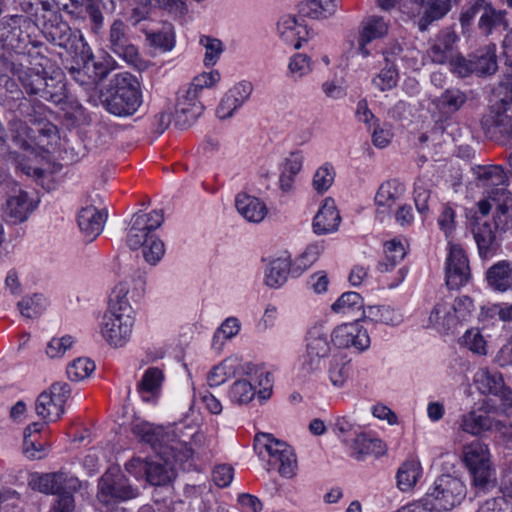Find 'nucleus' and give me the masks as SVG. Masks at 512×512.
<instances>
[{"mask_svg": "<svg viewBox=\"0 0 512 512\" xmlns=\"http://www.w3.org/2000/svg\"><path fill=\"white\" fill-rule=\"evenodd\" d=\"M462 461L468 470L475 495L486 494L497 486L496 469L487 444L475 440L462 449Z\"/></svg>", "mask_w": 512, "mask_h": 512, "instance_id": "obj_1", "label": "nucleus"}, {"mask_svg": "<svg viewBox=\"0 0 512 512\" xmlns=\"http://www.w3.org/2000/svg\"><path fill=\"white\" fill-rule=\"evenodd\" d=\"M105 109L119 117L133 115L142 103L138 81L129 73L116 74L101 94Z\"/></svg>", "mask_w": 512, "mask_h": 512, "instance_id": "obj_2", "label": "nucleus"}, {"mask_svg": "<svg viewBox=\"0 0 512 512\" xmlns=\"http://www.w3.org/2000/svg\"><path fill=\"white\" fill-rule=\"evenodd\" d=\"M97 499L103 505L129 501L140 495V489L121 471L119 466L109 467L98 480Z\"/></svg>", "mask_w": 512, "mask_h": 512, "instance_id": "obj_3", "label": "nucleus"}, {"mask_svg": "<svg viewBox=\"0 0 512 512\" xmlns=\"http://www.w3.org/2000/svg\"><path fill=\"white\" fill-rule=\"evenodd\" d=\"M467 493L464 481L455 475L443 474L427 490L425 501L439 510L450 511L460 505Z\"/></svg>", "mask_w": 512, "mask_h": 512, "instance_id": "obj_4", "label": "nucleus"}, {"mask_svg": "<svg viewBox=\"0 0 512 512\" xmlns=\"http://www.w3.org/2000/svg\"><path fill=\"white\" fill-rule=\"evenodd\" d=\"M509 104L508 97L503 96L499 102L491 105L489 113L480 121L485 136L504 146H512V114L508 113Z\"/></svg>", "mask_w": 512, "mask_h": 512, "instance_id": "obj_5", "label": "nucleus"}, {"mask_svg": "<svg viewBox=\"0 0 512 512\" xmlns=\"http://www.w3.org/2000/svg\"><path fill=\"white\" fill-rule=\"evenodd\" d=\"M255 441L256 447L262 446L268 453L269 466H277V470L282 477L291 478L295 475L297 469L296 455L287 443L265 433L256 435Z\"/></svg>", "mask_w": 512, "mask_h": 512, "instance_id": "obj_6", "label": "nucleus"}, {"mask_svg": "<svg viewBox=\"0 0 512 512\" xmlns=\"http://www.w3.org/2000/svg\"><path fill=\"white\" fill-rule=\"evenodd\" d=\"M330 333L323 325H315L306 336V352L302 356V369L307 373L320 370L330 355Z\"/></svg>", "mask_w": 512, "mask_h": 512, "instance_id": "obj_7", "label": "nucleus"}, {"mask_svg": "<svg viewBox=\"0 0 512 512\" xmlns=\"http://www.w3.org/2000/svg\"><path fill=\"white\" fill-rule=\"evenodd\" d=\"M164 221L162 210H153L150 213L137 212L133 214L127 233L126 242L132 250L141 248L150 239L154 238L153 231L158 229Z\"/></svg>", "mask_w": 512, "mask_h": 512, "instance_id": "obj_8", "label": "nucleus"}, {"mask_svg": "<svg viewBox=\"0 0 512 512\" xmlns=\"http://www.w3.org/2000/svg\"><path fill=\"white\" fill-rule=\"evenodd\" d=\"M133 434L142 442L149 444L159 455L169 457V452L174 453L185 449V445L173 440V435L166 432L163 427L148 422L135 423L132 427Z\"/></svg>", "mask_w": 512, "mask_h": 512, "instance_id": "obj_9", "label": "nucleus"}, {"mask_svg": "<svg viewBox=\"0 0 512 512\" xmlns=\"http://www.w3.org/2000/svg\"><path fill=\"white\" fill-rule=\"evenodd\" d=\"M133 325V315L105 312L100 331L109 345L123 347L130 340Z\"/></svg>", "mask_w": 512, "mask_h": 512, "instance_id": "obj_10", "label": "nucleus"}, {"mask_svg": "<svg viewBox=\"0 0 512 512\" xmlns=\"http://www.w3.org/2000/svg\"><path fill=\"white\" fill-rule=\"evenodd\" d=\"M107 48L129 64L138 61V49L132 42L129 27L121 19H115L109 27Z\"/></svg>", "mask_w": 512, "mask_h": 512, "instance_id": "obj_11", "label": "nucleus"}, {"mask_svg": "<svg viewBox=\"0 0 512 512\" xmlns=\"http://www.w3.org/2000/svg\"><path fill=\"white\" fill-rule=\"evenodd\" d=\"M459 427L473 436H479L488 431H495L504 436L512 435L511 424L496 420L486 413L476 410L463 414L459 421Z\"/></svg>", "mask_w": 512, "mask_h": 512, "instance_id": "obj_12", "label": "nucleus"}, {"mask_svg": "<svg viewBox=\"0 0 512 512\" xmlns=\"http://www.w3.org/2000/svg\"><path fill=\"white\" fill-rule=\"evenodd\" d=\"M194 88L179 90L175 106V125L184 129L192 125L202 114L204 106L198 99Z\"/></svg>", "mask_w": 512, "mask_h": 512, "instance_id": "obj_13", "label": "nucleus"}, {"mask_svg": "<svg viewBox=\"0 0 512 512\" xmlns=\"http://www.w3.org/2000/svg\"><path fill=\"white\" fill-rule=\"evenodd\" d=\"M71 393L70 385L67 383L56 382L50 387V392H42L35 404V410L38 416L42 418L49 417L52 412L50 408H46V405H54L56 410L55 418H51V421L58 420L64 413V404L69 398Z\"/></svg>", "mask_w": 512, "mask_h": 512, "instance_id": "obj_14", "label": "nucleus"}, {"mask_svg": "<svg viewBox=\"0 0 512 512\" xmlns=\"http://www.w3.org/2000/svg\"><path fill=\"white\" fill-rule=\"evenodd\" d=\"M159 456L164 460V463L149 462L146 467V480L153 486H163L170 483L174 477L171 460L186 461L192 456V450L185 447L184 450L175 451L174 453L169 452V457H165V455Z\"/></svg>", "mask_w": 512, "mask_h": 512, "instance_id": "obj_15", "label": "nucleus"}, {"mask_svg": "<svg viewBox=\"0 0 512 512\" xmlns=\"http://www.w3.org/2000/svg\"><path fill=\"white\" fill-rule=\"evenodd\" d=\"M330 335L331 341L339 348L354 347L361 352L370 346L367 330L359 325L358 319L337 326Z\"/></svg>", "mask_w": 512, "mask_h": 512, "instance_id": "obj_16", "label": "nucleus"}, {"mask_svg": "<svg viewBox=\"0 0 512 512\" xmlns=\"http://www.w3.org/2000/svg\"><path fill=\"white\" fill-rule=\"evenodd\" d=\"M473 382L482 395H492L505 402L510 399L511 390L505 385L502 374L496 370L479 369L474 374Z\"/></svg>", "mask_w": 512, "mask_h": 512, "instance_id": "obj_17", "label": "nucleus"}, {"mask_svg": "<svg viewBox=\"0 0 512 512\" xmlns=\"http://www.w3.org/2000/svg\"><path fill=\"white\" fill-rule=\"evenodd\" d=\"M470 268L468 259L461 247L451 245L446 263V284L450 289H456L469 280Z\"/></svg>", "mask_w": 512, "mask_h": 512, "instance_id": "obj_18", "label": "nucleus"}, {"mask_svg": "<svg viewBox=\"0 0 512 512\" xmlns=\"http://www.w3.org/2000/svg\"><path fill=\"white\" fill-rule=\"evenodd\" d=\"M252 85L249 82H240L229 89L220 104L217 107V116L224 120L233 116L234 112L240 108L250 97Z\"/></svg>", "mask_w": 512, "mask_h": 512, "instance_id": "obj_19", "label": "nucleus"}, {"mask_svg": "<svg viewBox=\"0 0 512 512\" xmlns=\"http://www.w3.org/2000/svg\"><path fill=\"white\" fill-rule=\"evenodd\" d=\"M30 485L33 489L47 494H58L67 485L76 489L79 482L74 477H68L64 472L46 473L32 478Z\"/></svg>", "mask_w": 512, "mask_h": 512, "instance_id": "obj_20", "label": "nucleus"}, {"mask_svg": "<svg viewBox=\"0 0 512 512\" xmlns=\"http://www.w3.org/2000/svg\"><path fill=\"white\" fill-rule=\"evenodd\" d=\"M106 218L107 215L94 206H87L79 211L78 226L88 242L101 234Z\"/></svg>", "mask_w": 512, "mask_h": 512, "instance_id": "obj_21", "label": "nucleus"}, {"mask_svg": "<svg viewBox=\"0 0 512 512\" xmlns=\"http://www.w3.org/2000/svg\"><path fill=\"white\" fill-rule=\"evenodd\" d=\"M457 38L456 33L450 28L440 31L428 51L431 60L437 64L450 62L455 56Z\"/></svg>", "mask_w": 512, "mask_h": 512, "instance_id": "obj_22", "label": "nucleus"}, {"mask_svg": "<svg viewBox=\"0 0 512 512\" xmlns=\"http://www.w3.org/2000/svg\"><path fill=\"white\" fill-rule=\"evenodd\" d=\"M68 14L72 18L82 21L88 16L91 30L96 34L99 33L104 26V16L96 1L86 0L79 2L78 0H72Z\"/></svg>", "mask_w": 512, "mask_h": 512, "instance_id": "obj_23", "label": "nucleus"}, {"mask_svg": "<svg viewBox=\"0 0 512 512\" xmlns=\"http://www.w3.org/2000/svg\"><path fill=\"white\" fill-rule=\"evenodd\" d=\"M340 221L341 217L334 200L327 198L314 218L313 228L317 234L335 232L339 227Z\"/></svg>", "mask_w": 512, "mask_h": 512, "instance_id": "obj_24", "label": "nucleus"}, {"mask_svg": "<svg viewBox=\"0 0 512 512\" xmlns=\"http://www.w3.org/2000/svg\"><path fill=\"white\" fill-rule=\"evenodd\" d=\"M235 206L239 214L252 223H260L267 215L265 203L247 193L236 196Z\"/></svg>", "mask_w": 512, "mask_h": 512, "instance_id": "obj_25", "label": "nucleus"}, {"mask_svg": "<svg viewBox=\"0 0 512 512\" xmlns=\"http://www.w3.org/2000/svg\"><path fill=\"white\" fill-rule=\"evenodd\" d=\"M21 20L22 16L14 15L0 23V41L15 51L22 49L28 38L20 28Z\"/></svg>", "mask_w": 512, "mask_h": 512, "instance_id": "obj_26", "label": "nucleus"}, {"mask_svg": "<svg viewBox=\"0 0 512 512\" xmlns=\"http://www.w3.org/2000/svg\"><path fill=\"white\" fill-rule=\"evenodd\" d=\"M9 133L13 143L22 150H33L41 141L25 121L15 117L9 122Z\"/></svg>", "mask_w": 512, "mask_h": 512, "instance_id": "obj_27", "label": "nucleus"}, {"mask_svg": "<svg viewBox=\"0 0 512 512\" xmlns=\"http://www.w3.org/2000/svg\"><path fill=\"white\" fill-rule=\"evenodd\" d=\"M506 14L505 10H498L488 2L478 19L477 28L479 32L484 36H489L499 28L506 29L508 27Z\"/></svg>", "mask_w": 512, "mask_h": 512, "instance_id": "obj_28", "label": "nucleus"}, {"mask_svg": "<svg viewBox=\"0 0 512 512\" xmlns=\"http://www.w3.org/2000/svg\"><path fill=\"white\" fill-rule=\"evenodd\" d=\"M45 38L47 41L66 51H72L77 48V35L72 31L66 22H58L46 28Z\"/></svg>", "mask_w": 512, "mask_h": 512, "instance_id": "obj_29", "label": "nucleus"}, {"mask_svg": "<svg viewBox=\"0 0 512 512\" xmlns=\"http://www.w3.org/2000/svg\"><path fill=\"white\" fill-rule=\"evenodd\" d=\"M351 448L352 455L358 461L365 456L380 457L386 452V445L380 439L371 438L364 433L357 434Z\"/></svg>", "mask_w": 512, "mask_h": 512, "instance_id": "obj_30", "label": "nucleus"}, {"mask_svg": "<svg viewBox=\"0 0 512 512\" xmlns=\"http://www.w3.org/2000/svg\"><path fill=\"white\" fill-rule=\"evenodd\" d=\"M337 0H306L299 4L298 12L302 17L326 19L336 12Z\"/></svg>", "mask_w": 512, "mask_h": 512, "instance_id": "obj_31", "label": "nucleus"}, {"mask_svg": "<svg viewBox=\"0 0 512 512\" xmlns=\"http://www.w3.org/2000/svg\"><path fill=\"white\" fill-rule=\"evenodd\" d=\"M487 282L497 291H506L512 287V265L501 261L493 265L487 271Z\"/></svg>", "mask_w": 512, "mask_h": 512, "instance_id": "obj_32", "label": "nucleus"}, {"mask_svg": "<svg viewBox=\"0 0 512 512\" xmlns=\"http://www.w3.org/2000/svg\"><path fill=\"white\" fill-rule=\"evenodd\" d=\"M481 257H487L495 250V233L488 221L477 222L472 230Z\"/></svg>", "mask_w": 512, "mask_h": 512, "instance_id": "obj_33", "label": "nucleus"}, {"mask_svg": "<svg viewBox=\"0 0 512 512\" xmlns=\"http://www.w3.org/2000/svg\"><path fill=\"white\" fill-rule=\"evenodd\" d=\"M31 212L32 205L28 200L27 193L20 192L19 195L12 196L7 200L5 214L12 223L16 224L27 220Z\"/></svg>", "mask_w": 512, "mask_h": 512, "instance_id": "obj_34", "label": "nucleus"}, {"mask_svg": "<svg viewBox=\"0 0 512 512\" xmlns=\"http://www.w3.org/2000/svg\"><path fill=\"white\" fill-rule=\"evenodd\" d=\"M420 475V463L414 459L406 460L397 471V487L403 492L411 490L416 485Z\"/></svg>", "mask_w": 512, "mask_h": 512, "instance_id": "obj_35", "label": "nucleus"}, {"mask_svg": "<svg viewBox=\"0 0 512 512\" xmlns=\"http://www.w3.org/2000/svg\"><path fill=\"white\" fill-rule=\"evenodd\" d=\"M290 271V261L287 258H277L267 265L265 270V283L271 288H278L283 285L288 278Z\"/></svg>", "mask_w": 512, "mask_h": 512, "instance_id": "obj_36", "label": "nucleus"}, {"mask_svg": "<svg viewBox=\"0 0 512 512\" xmlns=\"http://www.w3.org/2000/svg\"><path fill=\"white\" fill-rule=\"evenodd\" d=\"M403 186L397 180L382 183L375 195V202L379 207L391 208L402 197Z\"/></svg>", "mask_w": 512, "mask_h": 512, "instance_id": "obj_37", "label": "nucleus"}, {"mask_svg": "<svg viewBox=\"0 0 512 512\" xmlns=\"http://www.w3.org/2000/svg\"><path fill=\"white\" fill-rule=\"evenodd\" d=\"M25 91L32 95H40L43 98L54 99L57 95L53 94L48 88V82L39 71H30L21 77Z\"/></svg>", "mask_w": 512, "mask_h": 512, "instance_id": "obj_38", "label": "nucleus"}, {"mask_svg": "<svg viewBox=\"0 0 512 512\" xmlns=\"http://www.w3.org/2000/svg\"><path fill=\"white\" fill-rule=\"evenodd\" d=\"M433 188L432 180L425 175H419L414 183V202L416 209L422 215L429 211V200Z\"/></svg>", "mask_w": 512, "mask_h": 512, "instance_id": "obj_39", "label": "nucleus"}, {"mask_svg": "<svg viewBox=\"0 0 512 512\" xmlns=\"http://www.w3.org/2000/svg\"><path fill=\"white\" fill-rule=\"evenodd\" d=\"M16 117L26 119L34 125H41L45 116V106L37 101L22 99L16 109Z\"/></svg>", "mask_w": 512, "mask_h": 512, "instance_id": "obj_40", "label": "nucleus"}, {"mask_svg": "<svg viewBox=\"0 0 512 512\" xmlns=\"http://www.w3.org/2000/svg\"><path fill=\"white\" fill-rule=\"evenodd\" d=\"M301 30L305 31V27L298 23L294 16H284L278 22V31L280 36L287 43H293L296 40L293 44L295 49H299L301 47Z\"/></svg>", "mask_w": 512, "mask_h": 512, "instance_id": "obj_41", "label": "nucleus"}, {"mask_svg": "<svg viewBox=\"0 0 512 512\" xmlns=\"http://www.w3.org/2000/svg\"><path fill=\"white\" fill-rule=\"evenodd\" d=\"M128 293L129 286L127 283L121 282L116 285L110 295L109 307L106 312L133 315L134 311L127 298Z\"/></svg>", "mask_w": 512, "mask_h": 512, "instance_id": "obj_42", "label": "nucleus"}, {"mask_svg": "<svg viewBox=\"0 0 512 512\" xmlns=\"http://www.w3.org/2000/svg\"><path fill=\"white\" fill-rule=\"evenodd\" d=\"M365 319L387 325H398L402 322V315L390 306H368L363 309Z\"/></svg>", "mask_w": 512, "mask_h": 512, "instance_id": "obj_43", "label": "nucleus"}, {"mask_svg": "<svg viewBox=\"0 0 512 512\" xmlns=\"http://www.w3.org/2000/svg\"><path fill=\"white\" fill-rule=\"evenodd\" d=\"M477 179L485 190L496 185L508 183V177L503 167L500 165L479 167L477 171Z\"/></svg>", "mask_w": 512, "mask_h": 512, "instance_id": "obj_44", "label": "nucleus"}, {"mask_svg": "<svg viewBox=\"0 0 512 512\" xmlns=\"http://www.w3.org/2000/svg\"><path fill=\"white\" fill-rule=\"evenodd\" d=\"M507 184L496 185L492 188L485 190L487 198L495 203L498 213V220L495 222V226L501 224V215L508 213L509 205L512 202V194L507 189Z\"/></svg>", "mask_w": 512, "mask_h": 512, "instance_id": "obj_45", "label": "nucleus"}, {"mask_svg": "<svg viewBox=\"0 0 512 512\" xmlns=\"http://www.w3.org/2000/svg\"><path fill=\"white\" fill-rule=\"evenodd\" d=\"M474 74L487 76L496 72L498 66L494 50L490 48L472 54Z\"/></svg>", "mask_w": 512, "mask_h": 512, "instance_id": "obj_46", "label": "nucleus"}, {"mask_svg": "<svg viewBox=\"0 0 512 512\" xmlns=\"http://www.w3.org/2000/svg\"><path fill=\"white\" fill-rule=\"evenodd\" d=\"M388 32V25L380 16H369L361 22L360 36L363 41H373L384 37Z\"/></svg>", "mask_w": 512, "mask_h": 512, "instance_id": "obj_47", "label": "nucleus"}, {"mask_svg": "<svg viewBox=\"0 0 512 512\" xmlns=\"http://www.w3.org/2000/svg\"><path fill=\"white\" fill-rule=\"evenodd\" d=\"M449 10V0H431L427 10L418 22L419 29L425 31L433 21L444 17Z\"/></svg>", "mask_w": 512, "mask_h": 512, "instance_id": "obj_48", "label": "nucleus"}, {"mask_svg": "<svg viewBox=\"0 0 512 512\" xmlns=\"http://www.w3.org/2000/svg\"><path fill=\"white\" fill-rule=\"evenodd\" d=\"M364 306L363 298L357 292H345L332 305V310L336 313L347 314L350 311L362 310Z\"/></svg>", "mask_w": 512, "mask_h": 512, "instance_id": "obj_49", "label": "nucleus"}, {"mask_svg": "<svg viewBox=\"0 0 512 512\" xmlns=\"http://www.w3.org/2000/svg\"><path fill=\"white\" fill-rule=\"evenodd\" d=\"M147 40L154 47L163 51H171L175 46V34L171 25H166L162 30L146 34Z\"/></svg>", "mask_w": 512, "mask_h": 512, "instance_id": "obj_50", "label": "nucleus"}, {"mask_svg": "<svg viewBox=\"0 0 512 512\" xmlns=\"http://www.w3.org/2000/svg\"><path fill=\"white\" fill-rule=\"evenodd\" d=\"M164 375L161 369L157 367H150L148 368L143 377L141 382L138 385L139 392H147L150 394H156L163 382Z\"/></svg>", "mask_w": 512, "mask_h": 512, "instance_id": "obj_51", "label": "nucleus"}, {"mask_svg": "<svg viewBox=\"0 0 512 512\" xmlns=\"http://www.w3.org/2000/svg\"><path fill=\"white\" fill-rule=\"evenodd\" d=\"M229 396L232 402L244 405L255 397V389L247 380H238L230 388Z\"/></svg>", "mask_w": 512, "mask_h": 512, "instance_id": "obj_52", "label": "nucleus"}, {"mask_svg": "<svg viewBox=\"0 0 512 512\" xmlns=\"http://www.w3.org/2000/svg\"><path fill=\"white\" fill-rule=\"evenodd\" d=\"M329 379L335 387H342L349 377L348 362L342 357L334 355L328 370Z\"/></svg>", "mask_w": 512, "mask_h": 512, "instance_id": "obj_53", "label": "nucleus"}, {"mask_svg": "<svg viewBox=\"0 0 512 512\" xmlns=\"http://www.w3.org/2000/svg\"><path fill=\"white\" fill-rule=\"evenodd\" d=\"M45 299L42 295L35 294L33 297H25L18 303L22 316L27 318L38 317L45 309Z\"/></svg>", "mask_w": 512, "mask_h": 512, "instance_id": "obj_54", "label": "nucleus"}, {"mask_svg": "<svg viewBox=\"0 0 512 512\" xmlns=\"http://www.w3.org/2000/svg\"><path fill=\"white\" fill-rule=\"evenodd\" d=\"M95 370V364L88 358H78L67 367V375L72 381L87 378Z\"/></svg>", "mask_w": 512, "mask_h": 512, "instance_id": "obj_55", "label": "nucleus"}, {"mask_svg": "<svg viewBox=\"0 0 512 512\" xmlns=\"http://www.w3.org/2000/svg\"><path fill=\"white\" fill-rule=\"evenodd\" d=\"M335 177V171L330 164H324L319 167L313 177V187L318 193L326 192L332 185Z\"/></svg>", "mask_w": 512, "mask_h": 512, "instance_id": "obj_56", "label": "nucleus"}, {"mask_svg": "<svg viewBox=\"0 0 512 512\" xmlns=\"http://www.w3.org/2000/svg\"><path fill=\"white\" fill-rule=\"evenodd\" d=\"M466 100L465 93L457 88L447 89L439 98L441 106L448 112L458 111Z\"/></svg>", "mask_w": 512, "mask_h": 512, "instance_id": "obj_57", "label": "nucleus"}, {"mask_svg": "<svg viewBox=\"0 0 512 512\" xmlns=\"http://www.w3.org/2000/svg\"><path fill=\"white\" fill-rule=\"evenodd\" d=\"M200 44L204 46L206 52L204 57V64L206 66L214 65L223 52V45L219 39L209 36H202Z\"/></svg>", "mask_w": 512, "mask_h": 512, "instance_id": "obj_58", "label": "nucleus"}, {"mask_svg": "<svg viewBox=\"0 0 512 512\" xmlns=\"http://www.w3.org/2000/svg\"><path fill=\"white\" fill-rule=\"evenodd\" d=\"M143 257L150 265H156L165 253L164 243L156 236L143 246Z\"/></svg>", "mask_w": 512, "mask_h": 512, "instance_id": "obj_59", "label": "nucleus"}, {"mask_svg": "<svg viewBox=\"0 0 512 512\" xmlns=\"http://www.w3.org/2000/svg\"><path fill=\"white\" fill-rule=\"evenodd\" d=\"M83 71L89 75L94 83L105 79L110 72L108 66L101 61H95L93 55L88 56L84 62Z\"/></svg>", "mask_w": 512, "mask_h": 512, "instance_id": "obj_60", "label": "nucleus"}, {"mask_svg": "<svg viewBox=\"0 0 512 512\" xmlns=\"http://www.w3.org/2000/svg\"><path fill=\"white\" fill-rule=\"evenodd\" d=\"M487 3V0H470L467 2V4L463 7L460 16L462 26H469L476 16L480 18L481 13H483Z\"/></svg>", "mask_w": 512, "mask_h": 512, "instance_id": "obj_61", "label": "nucleus"}, {"mask_svg": "<svg viewBox=\"0 0 512 512\" xmlns=\"http://www.w3.org/2000/svg\"><path fill=\"white\" fill-rule=\"evenodd\" d=\"M397 70L393 64L383 68L381 72L373 78V84L381 91L392 89L397 84Z\"/></svg>", "mask_w": 512, "mask_h": 512, "instance_id": "obj_62", "label": "nucleus"}, {"mask_svg": "<svg viewBox=\"0 0 512 512\" xmlns=\"http://www.w3.org/2000/svg\"><path fill=\"white\" fill-rule=\"evenodd\" d=\"M475 512H512V504L504 497H493L481 502Z\"/></svg>", "mask_w": 512, "mask_h": 512, "instance_id": "obj_63", "label": "nucleus"}, {"mask_svg": "<svg viewBox=\"0 0 512 512\" xmlns=\"http://www.w3.org/2000/svg\"><path fill=\"white\" fill-rule=\"evenodd\" d=\"M462 343L477 354H486L485 340L478 330H468L462 337Z\"/></svg>", "mask_w": 512, "mask_h": 512, "instance_id": "obj_64", "label": "nucleus"}]
</instances>
